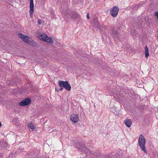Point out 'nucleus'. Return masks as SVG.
I'll return each mask as SVG.
<instances>
[{
	"label": "nucleus",
	"instance_id": "obj_14",
	"mask_svg": "<svg viewBox=\"0 0 158 158\" xmlns=\"http://www.w3.org/2000/svg\"><path fill=\"white\" fill-rule=\"evenodd\" d=\"M145 52L146 58H148L149 56V51L148 48L147 46L145 48Z\"/></svg>",
	"mask_w": 158,
	"mask_h": 158
},
{
	"label": "nucleus",
	"instance_id": "obj_17",
	"mask_svg": "<svg viewBox=\"0 0 158 158\" xmlns=\"http://www.w3.org/2000/svg\"><path fill=\"white\" fill-rule=\"evenodd\" d=\"M38 24L39 25H41V24L42 23V22L41 20L40 19H39L38 20Z\"/></svg>",
	"mask_w": 158,
	"mask_h": 158
},
{
	"label": "nucleus",
	"instance_id": "obj_7",
	"mask_svg": "<svg viewBox=\"0 0 158 158\" xmlns=\"http://www.w3.org/2000/svg\"><path fill=\"white\" fill-rule=\"evenodd\" d=\"M70 118L73 122L76 123L79 120V115L77 114H73L71 115Z\"/></svg>",
	"mask_w": 158,
	"mask_h": 158
},
{
	"label": "nucleus",
	"instance_id": "obj_2",
	"mask_svg": "<svg viewBox=\"0 0 158 158\" xmlns=\"http://www.w3.org/2000/svg\"><path fill=\"white\" fill-rule=\"evenodd\" d=\"M37 37L40 40H42L44 42L49 43H52V39L48 36L45 34H42L38 35Z\"/></svg>",
	"mask_w": 158,
	"mask_h": 158
},
{
	"label": "nucleus",
	"instance_id": "obj_6",
	"mask_svg": "<svg viewBox=\"0 0 158 158\" xmlns=\"http://www.w3.org/2000/svg\"><path fill=\"white\" fill-rule=\"evenodd\" d=\"M31 100L29 98H27L20 102L19 104L21 106H24L27 105L31 103Z\"/></svg>",
	"mask_w": 158,
	"mask_h": 158
},
{
	"label": "nucleus",
	"instance_id": "obj_9",
	"mask_svg": "<svg viewBox=\"0 0 158 158\" xmlns=\"http://www.w3.org/2000/svg\"><path fill=\"white\" fill-rule=\"evenodd\" d=\"M124 123L127 127H130L132 125V121L130 119L127 118L125 120Z\"/></svg>",
	"mask_w": 158,
	"mask_h": 158
},
{
	"label": "nucleus",
	"instance_id": "obj_23",
	"mask_svg": "<svg viewBox=\"0 0 158 158\" xmlns=\"http://www.w3.org/2000/svg\"><path fill=\"white\" fill-rule=\"evenodd\" d=\"M128 158V157H127V158Z\"/></svg>",
	"mask_w": 158,
	"mask_h": 158
},
{
	"label": "nucleus",
	"instance_id": "obj_12",
	"mask_svg": "<svg viewBox=\"0 0 158 158\" xmlns=\"http://www.w3.org/2000/svg\"><path fill=\"white\" fill-rule=\"evenodd\" d=\"M0 146L2 148H6L8 146V144L4 141H0Z\"/></svg>",
	"mask_w": 158,
	"mask_h": 158
},
{
	"label": "nucleus",
	"instance_id": "obj_11",
	"mask_svg": "<svg viewBox=\"0 0 158 158\" xmlns=\"http://www.w3.org/2000/svg\"><path fill=\"white\" fill-rule=\"evenodd\" d=\"M77 147L78 148L81 149V150H85V146L84 145H82L81 143L77 144Z\"/></svg>",
	"mask_w": 158,
	"mask_h": 158
},
{
	"label": "nucleus",
	"instance_id": "obj_15",
	"mask_svg": "<svg viewBox=\"0 0 158 158\" xmlns=\"http://www.w3.org/2000/svg\"><path fill=\"white\" fill-rule=\"evenodd\" d=\"M118 34L117 32L115 31H114L112 33V35L113 37H114L115 40L117 39L118 38Z\"/></svg>",
	"mask_w": 158,
	"mask_h": 158
},
{
	"label": "nucleus",
	"instance_id": "obj_10",
	"mask_svg": "<svg viewBox=\"0 0 158 158\" xmlns=\"http://www.w3.org/2000/svg\"><path fill=\"white\" fill-rule=\"evenodd\" d=\"M65 15L67 18H69L70 16L72 19L75 18V17L73 15V13H72L70 11L67 12L65 14Z\"/></svg>",
	"mask_w": 158,
	"mask_h": 158
},
{
	"label": "nucleus",
	"instance_id": "obj_5",
	"mask_svg": "<svg viewBox=\"0 0 158 158\" xmlns=\"http://www.w3.org/2000/svg\"><path fill=\"white\" fill-rule=\"evenodd\" d=\"M119 10L118 7L114 6L110 10V15L113 17H116L117 15Z\"/></svg>",
	"mask_w": 158,
	"mask_h": 158
},
{
	"label": "nucleus",
	"instance_id": "obj_18",
	"mask_svg": "<svg viewBox=\"0 0 158 158\" xmlns=\"http://www.w3.org/2000/svg\"><path fill=\"white\" fill-rule=\"evenodd\" d=\"M86 17H87V18L89 19V13H88L87 15H86Z\"/></svg>",
	"mask_w": 158,
	"mask_h": 158
},
{
	"label": "nucleus",
	"instance_id": "obj_19",
	"mask_svg": "<svg viewBox=\"0 0 158 158\" xmlns=\"http://www.w3.org/2000/svg\"><path fill=\"white\" fill-rule=\"evenodd\" d=\"M156 16L158 18V12H155Z\"/></svg>",
	"mask_w": 158,
	"mask_h": 158
},
{
	"label": "nucleus",
	"instance_id": "obj_16",
	"mask_svg": "<svg viewBox=\"0 0 158 158\" xmlns=\"http://www.w3.org/2000/svg\"><path fill=\"white\" fill-rule=\"evenodd\" d=\"M28 126L32 130H34L35 129V126L32 123H30Z\"/></svg>",
	"mask_w": 158,
	"mask_h": 158
},
{
	"label": "nucleus",
	"instance_id": "obj_3",
	"mask_svg": "<svg viewBox=\"0 0 158 158\" xmlns=\"http://www.w3.org/2000/svg\"><path fill=\"white\" fill-rule=\"evenodd\" d=\"M19 36L23 42L27 44H30L32 41L31 38L22 33L19 34Z\"/></svg>",
	"mask_w": 158,
	"mask_h": 158
},
{
	"label": "nucleus",
	"instance_id": "obj_21",
	"mask_svg": "<svg viewBox=\"0 0 158 158\" xmlns=\"http://www.w3.org/2000/svg\"><path fill=\"white\" fill-rule=\"evenodd\" d=\"M62 89H63V87H61V88L60 89V90H62Z\"/></svg>",
	"mask_w": 158,
	"mask_h": 158
},
{
	"label": "nucleus",
	"instance_id": "obj_22",
	"mask_svg": "<svg viewBox=\"0 0 158 158\" xmlns=\"http://www.w3.org/2000/svg\"><path fill=\"white\" fill-rule=\"evenodd\" d=\"M2 126V124L1 122H0V127H1Z\"/></svg>",
	"mask_w": 158,
	"mask_h": 158
},
{
	"label": "nucleus",
	"instance_id": "obj_1",
	"mask_svg": "<svg viewBox=\"0 0 158 158\" xmlns=\"http://www.w3.org/2000/svg\"><path fill=\"white\" fill-rule=\"evenodd\" d=\"M138 143L142 150H143L144 153H147V151L145 148V139L142 134H140L139 137Z\"/></svg>",
	"mask_w": 158,
	"mask_h": 158
},
{
	"label": "nucleus",
	"instance_id": "obj_20",
	"mask_svg": "<svg viewBox=\"0 0 158 158\" xmlns=\"http://www.w3.org/2000/svg\"><path fill=\"white\" fill-rule=\"evenodd\" d=\"M156 35L157 36V37H158V31H157L156 33Z\"/></svg>",
	"mask_w": 158,
	"mask_h": 158
},
{
	"label": "nucleus",
	"instance_id": "obj_13",
	"mask_svg": "<svg viewBox=\"0 0 158 158\" xmlns=\"http://www.w3.org/2000/svg\"><path fill=\"white\" fill-rule=\"evenodd\" d=\"M145 52L146 58H148L149 56V51L148 48L147 46L145 48Z\"/></svg>",
	"mask_w": 158,
	"mask_h": 158
},
{
	"label": "nucleus",
	"instance_id": "obj_4",
	"mask_svg": "<svg viewBox=\"0 0 158 158\" xmlns=\"http://www.w3.org/2000/svg\"><path fill=\"white\" fill-rule=\"evenodd\" d=\"M59 85L60 87H64L67 90L70 91L71 87L68 82L67 81H61L59 83Z\"/></svg>",
	"mask_w": 158,
	"mask_h": 158
},
{
	"label": "nucleus",
	"instance_id": "obj_8",
	"mask_svg": "<svg viewBox=\"0 0 158 158\" xmlns=\"http://www.w3.org/2000/svg\"><path fill=\"white\" fill-rule=\"evenodd\" d=\"M34 7L33 0H30L29 11L30 15H32L34 11Z\"/></svg>",
	"mask_w": 158,
	"mask_h": 158
}]
</instances>
